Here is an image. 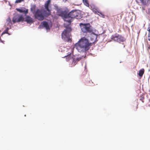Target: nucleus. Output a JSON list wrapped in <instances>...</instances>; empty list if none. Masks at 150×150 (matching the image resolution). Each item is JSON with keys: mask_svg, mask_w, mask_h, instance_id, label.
<instances>
[{"mask_svg": "<svg viewBox=\"0 0 150 150\" xmlns=\"http://www.w3.org/2000/svg\"><path fill=\"white\" fill-rule=\"evenodd\" d=\"M5 33H6V34H8L9 35H10V34H9L8 33V30H6V29L1 34V36H2V35H3L4 34H5Z\"/></svg>", "mask_w": 150, "mask_h": 150, "instance_id": "17", "label": "nucleus"}, {"mask_svg": "<svg viewBox=\"0 0 150 150\" xmlns=\"http://www.w3.org/2000/svg\"><path fill=\"white\" fill-rule=\"evenodd\" d=\"M24 18L22 15H17L14 16L12 19L13 23L24 21Z\"/></svg>", "mask_w": 150, "mask_h": 150, "instance_id": "7", "label": "nucleus"}, {"mask_svg": "<svg viewBox=\"0 0 150 150\" xmlns=\"http://www.w3.org/2000/svg\"><path fill=\"white\" fill-rule=\"evenodd\" d=\"M6 30H7L8 31V30H9V28H8V27H7L6 29Z\"/></svg>", "mask_w": 150, "mask_h": 150, "instance_id": "27", "label": "nucleus"}, {"mask_svg": "<svg viewBox=\"0 0 150 150\" xmlns=\"http://www.w3.org/2000/svg\"><path fill=\"white\" fill-rule=\"evenodd\" d=\"M148 39L149 41H150V34L149 33L148 36Z\"/></svg>", "mask_w": 150, "mask_h": 150, "instance_id": "25", "label": "nucleus"}, {"mask_svg": "<svg viewBox=\"0 0 150 150\" xmlns=\"http://www.w3.org/2000/svg\"><path fill=\"white\" fill-rule=\"evenodd\" d=\"M142 11H144L145 10V7H142Z\"/></svg>", "mask_w": 150, "mask_h": 150, "instance_id": "26", "label": "nucleus"}, {"mask_svg": "<svg viewBox=\"0 0 150 150\" xmlns=\"http://www.w3.org/2000/svg\"><path fill=\"white\" fill-rule=\"evenodd\" d=\"M67 58H68V60H70V59H71V55H68L67 56H66Z\"/></svg>", "mask_w": 150, "mask_h": 150, "instance_id": "22", "label": "nucleus"}, {"mask_svg": "<svg viewBox=\"0 0 150 150\" xmlns=\"http://www.w3.org/2000/svg\"><path fill=\"white\" fill-rule=\"evenodd\" d=\"M51 1L50 0H47L45 4V8L48 11L47 12L45 11H44L43 12L44 15L46 16L47 17L50 15L51 14V10H50L49 8V6L50 4Z\"/></svg>", "mask_w": 150, "mask_h": 150, "instance_id": "5", "label": "nucleus"}, {"mask_svg": "<svg viewBox=\"0 0 150 150\" xmlns=\"http://www.w3.org/2000/svg\"><path fill=\"white\" fill-rule=\"evenodd\" d=\"M93 11L95 12L96 14H97L100 16L103 17L104 15L101 12L98 11V9L97 8L95 7L92 9Z\"/></svg>", "mask_w": 150, "mask_h": 150, "instance_id": "11", "label": "nucleus"}, {"mask_svg": "<svg viewBox=\"0 0 150 150\" xmlns=\"http://www.w3.org/2000/svg\"><path fill=\"white\" fill-rule=\"evenodd\" d=\"M111 39L112 40L119 43L123 42L125 40L124 38L122 36L117 34L112 35L111 37Z\"/></svg>", "mask_w": 150, "mask_h": 150, "instance_id": "4", "label": "nucleus"}, {"mask_svg": "<svg viewBox=\"0 0 150 150\" xmlns=\"http://www.w3.org/2000/svg\"><path fill=\"white\" fill-rule=\"evenodd\" d=\"M62 16L64 20L70 23L72 21L73 18L80 19L82 18L80 12L78 10H73L68 13L63 12L62 14Z\"/></svg>", "mask_w": 150, "mask_h": 150, "instance_id": "1", "label": "nucleus"}, {"mask_svg": "<svg viewBox=\"0 0 150 150\" xmlns=\"http://www.w3.org/2000/svg\"><path fill=\"white\" fill-rule=\"evenodd\" d=\"M65 1H66L67 0H65Z\"/></svg>", "mask_w": 150, "mask_h": 150, "instance_id": "30", "label": "nucleus"}, {"mask_svg": "<svg viewBox=\"0 0 150 150\" xmlns=\"http://www.w3.org/2000/svg\"><path fill=\"white\" fill-rule=\"evenodd\" d=\"M136 2L139 4L141 3L143 6H148L150 3V0H135Z\"/></svg>", "mask_w": 150, "mask_h": 150, "instance_id": "9", "label": "nucleus"}, {"mask_svg": "<svg viewBox=\"0 0 150 150\" xmlns=\"http://www.w3.org/2000/svg\"><path fill=\"white\" fill-rule=\"evenodd\" d=\"M34 16L36 18L40 21H42L44 19V16L41 11L39 9H37L34 13Z\"/></svg>", "mask_w": 150, "mask_h": 150, "instance_id": "6", "label": "nucleus"}, {"mask_svg": "<svg viewBox=\"0 0 150 150\" xmlns=\"http://www.w3.org/2000/svg\"><path fill=\"white\" fill-rule=\"evenodd\" d=\"M77 62V61L75 59H73V61L72 62V63L74 64L75 65Z\"/></svg>", "mask_w": 150, "mask_h": 150, "instance_id": "21", "label": "nucleus"}, {"mask_svg": "<svg viewBox=\"0 0 150 150\" xmlns=\"http://www.w3.org/2000/svg\"><path fill=\"white\" fill-rule=\"evenodd\" d=\"M121 18V16H120Z\"/></svg>", "mask_w": 150, "mask_h": 150, "instance_id": "29", "label": "nucleus"}, {"mask_svg": "<svg viewBox=\"0 0 150 150\" xmlns=\"http://www.w3.org/2000/svg\"><path fill=\"white\" fill-rule=\"evenodd\" d=\"M147 30L149 32V33H150V25H149L148 28L147 29Z\"/></svg>", "mask_w": 150, "mask_h": 150, "instance_id": "24", "label": "nucleus"}, {"mask_svg": "<svg viewBox=\"0 0 150 150\" xmlns=\"http://www.w3.org/2000/svg\"><path fill=\"white\" fill-rule=\"evenodd\" d=\"M147 13L150 15V8L148 9Z\"/></svg>", "mask_w": 150, "mask_h": 150, "instance_id": "23", "label": "nucleus"}, {"mask_svg": "<svg viewBox=\"0 0 150 150\" xmlns=\"http://www.w3.org/2000/svg\"><path fill=\"white\" fill-rule=\"evenodd\" d=\"M84 4L87 6H89V4L88 2V0H82Z\"/></svg>", "mask_w": 150, "mask_h": 150, "instance_id": "16", "label": "nucleus"}, {"mask_svg": "<svg viewBox=\"0 0 150 150\" xmlns=\"http://www.w3.org/2000/svg\"><path fill=\"white\" fill-rule=\"evenodd\" d=\"M42 24L43 26L45 27L47 30L50 29L49 25L47 22L44 21L42 23Z\"/></svg>", "mask_w": 150, "mask_h": 150, "instance_id": "12", "label": "nucleus"}, {"mask_svg": "<svg viewBox=\"0 0 150 150\" xmlns=\"http://www.w3.org/2000/svg\"><path fill=\"white\" fill-rule=\"evenodd\" d=\"M17 10L21 13H24L25 14L28 13V9H20L17 8Z\"/></svg>", "mask_w": 150, "mask_h": 150, "instance_id": "14", "label": "nucleus"}, {"mask_svg": "<svg viewBox=\"0 0 150 150\" xmlns=\"http://www.w3.org/2000/svg\"><path fill=\"white\" fill-rule=\"evenodd\" d=\"M24 19L25 20L24 21L26 22L27 23L31 24L34 22L33 18L29 16H26Z\"/></svg>", "mask_w": 150, "mask_h": 150, "instance_id": "10", "label": "nucleus"}, {"mask_svg": "<svg viewBox=\"0 0 150 150\" xmlns=\"http://www.w3.org/2000/svg\"><path fill=\"white\" fill-rule=\"evenodd\" d=\"M0 40H1V42H2L3 43H4L3 41H2L1 40V39L0 38Z\"/></svg>", "mask_w": 150, "mask_h": 150, "instance_id": "28", "label": "nucleus"}, {"mask_svg": "<svg viewBox=\"0 0 150 150\" xmlns=\"http://www.w3.org/2000/svg\"><path fill=\"white\" fill-rule=\"evenodd\" d=\"M144 69L140 70L139 71V73H138L139 75L141 77L144 74Z\"/></svg>", "mask_w": 150, "mask_h": 150, "instance_id": "15", "label": "nucleus"}, {"mask_svg": "<svg viewBox=\"0 0 150 150\" xmlns=\"http://www.w3.org/2000/svg\"><path fill=\"white\" fill-rule=\"evenodd\" d=\"M7 21L8 22V24H11V20L10 18L8 19Z\"/></svg>", "mask_w": 150, "mask_h": 150, "instance_id": "19", "label": "nucleus"}, {"mask_svg": "<svg viewBox=\"0 0 150 150\" xmlns=\"http://www.w3.org/2000/svg\"><path fill=\"white\" fill-rule=\"evenodd\" d=\"M36 6L35 5H32L31 6V7L30 8V11H31V12L33 14H34L35 12V10L36 9Z\"/></svg>", "mask_w": 150, "mask_h": 150, "instance_id": "13", "label": "nucleus"}, {"mask_svg": "<svg viewBox=\"0 0 150 150\" xmlns=\"http://www.w3.org/2000/svg\"><path fill=\"white\" fill-rule=\"evenodd\" d=\"M71 29L70 28H68L67 29L64 31L62 33V38L65 39L68 38L70 36V32Z\"/></svg>", "mask_w": 150, "mask_h": 150, "instance_id": "8", "label": "nucleus"}, {"mask_svg": "<svg viewBox=\"0 0 150 150\" xmlns=\"http://www.w3.org/2000/svg\"><path fill=\"white\" fill-rule=\"evenodd\" d=\"M82 57H78L76 59L77 62H78L79 61L81 60L82 58Z\"/></svg>", "mask_w": 150, "mask_h": 150, "instance_id": "18", "label": "nucleus"}, {"mask_svg": "<svg viewBox=\"0 0 150 150\" xmlns=\"http://www.w3.org/2000/svg\"><path fill=\"white\" fill-rule=\"evenodd\" d=\"M81 30L83 33H91L93 32L92 26L89 23L84 24L82 23L79 24Z\"/></svg>", "mask_w": 150, "mask_h": 150, "instance_id": "3", "label": "nucleus"}, {"mask_svg": "<svg viewBox=\"0 0 150 150\" xmlns=\"http://www.w3.org/2000/svg\"><path fill=\"white\" fill-rule=\"evenodd\" d=\"M88 39L84 37L81 38L78 42L75 45V47L79 52L88 51L91 45Z\"/></svg>", "mask_w": 150, "mask_h": 150, "instance_id": "2", "label": "nucleus"}, {"mask_svg": "<svg viewBox=\"0 0 150 150\" xmlns=\"http://www.w3.org/2000/svg\"><path fill=\"white\" fill-rule=\"evenodd\" d=\"M23 1H24V0H16V1H15V3H19Z\"/></svg>", "mask_w": 150, "mask_h": 150, "instance_id": "20", "label": "nucleus"}]
</instances>
